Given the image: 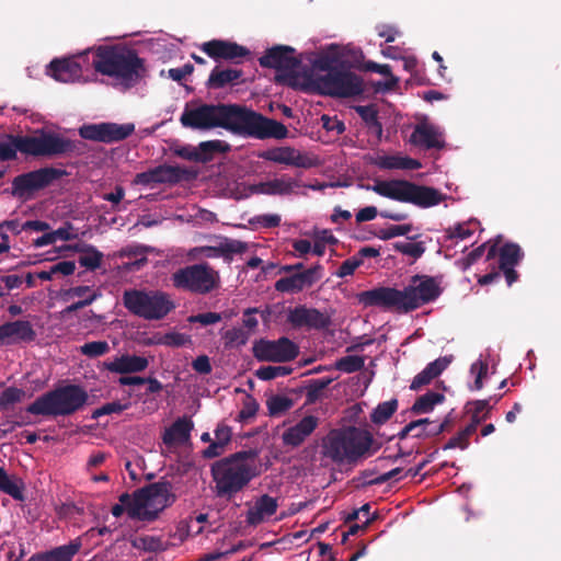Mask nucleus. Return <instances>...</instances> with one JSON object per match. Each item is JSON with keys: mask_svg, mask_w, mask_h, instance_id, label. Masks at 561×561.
<instances>
[{"mask_svg": "<svg viewBox=\"0 0 561 561\" xmlns=\"http://www.w3.org/2000/svg\"><path fill=\"white\" fill-rule=\"evenodd\" d=\"M336 59L330 55H320L313 61V67L321 71H327V73H331L332 71H336L339 68L334 67L333 64Z\"/></svg>", "mask_w": 561, "mask_h": 561, "instance_id": "obj_58", "label": "nucleus"}, {"mask_svg": "<svg viewBox=\"0 0 561 561\" xmlns=\"http://www.w3.org/2000/svg\"><path fill=\"white\" fill-rule=\"evenodd\" d=\"M364 365H365V359L363 356L347 355V356L339 358L335 362L334 366H335V369H337L340 371H343L346 374H352V373L360 370L364 367Z\"/></svg>", "mask_w": 561, "mask_h": 561, "instance_id": "obj_44", "label": "nucleus"}, {"mask_svg": "<svg viewBox=\"0 0 561 561\" xmlns=\"http://www.w3.org/2000/svg\"><path fill=\"white\" fill-rule=\"evenodd\" d=\"M410 141L425 149H440L444 147V141L439 139V134L435 127L424 123L415 126Z\"/></svg>", "mask_w": 561, "mask_h": 561, "instance_id": "obj_28", "label": "nucleus"}, {"mask_svg": "<svg viewBox=\"0 0 561 561\" xmlns=\"http://www.w3.org/2000/svg\"><path fill=\"white\" fill-rule=\"evenodd\" d=\"M221 314L217 312H204L188 317L190 323H201L202 325H210L221 321Z\"/></svg>", "mask_w": 561, "mask_h": 561, "instance_id": "obj_57", "label": "nucleus"}, {"mask_svg": "<svg viewBox=\"0 0 561 561\" xmlns=\"http://www.w3.org/2000/svg\"><path fill=\"white\" fill-rule=\"evenodd\" d=\"M470 371H471V374L476 375L474 383L471 389L472 390H481L483 387L482 380L488 374V364L482 360H478L471 365Z\"/></svg>", "mask_w": 561, "mask_h": 561, "instance_id": "obj_55", "label": "nucleus"}, {"mask_svg": "<svg viewBox=\"0 0 561 561\" xmlns=\"http://www.w3.org/2000/svg\"><path fill=\"white\" fill-rule=\"evenodd\" d=\"M66 175V171L53 167H45L15 176L12 181L11 194L19 198H26L34 192L41 191Z\"/></svg>", "mask_w": 561, "mask_h": 561, "instance_id": "obj_13", "label": "nucleus"}, {"mask_svg": "<svg viewBox=\"0 0 561 561\" xmlns=\"http://www.w3.org/2000/svg\"><path fill=\"white\" fill-rule=\"evenodd\" d=\"M226 346L245 345L249 340V333L241 328H232L222 334Z\"/></svg>", "mask_w": 561, "mask_h": 561, "instance_id": "obj_47", "label": "nucleus"}, {"mask_svg": "<svg viewBox=\"0 0 561 561\" xmlns=\"http://www.w3.org/2000/svg\"><path fill=\"white\" fill-rule=\"evenodd\" d=\"M398 409V400L391 399L379 403L370 414V421L376 425L385 424Z\"/></svg>", "mask_w": 561, "mask_h": 561, "instance_id": "obj_39", "label": "nucleus"}, {"mask_svg": "<svg viewBox=\"0 0 561 561\" xmlns=\"http://www.w3.org/2000/svg\"><path fill=\"white\" fill-rule=\"evenodd\" d=\"M25 396L23 389L16 387H8L0 393V411L10 410L15 403L22 401Z\"/></svg>", "mask_w": 561, "mask_h": 561, "instance_id": "obj_43", "label": "nucleus"}, {"mask_svg": "<svg viewBox=\"0 0 561 561\" xmlns=\"http://www.w3.org/2000/svg\"><path fill=\"white\" fill-rule=\"evenodd\" d=\"M122 300L131 314L148 321L162 320L175 308L171 296L162 290L126 289Z\"/></svg>", "mask_w": 561, "mask_h": 561, "instance_id": "obj_10", "label": "nucleus"}, {"mask_svg": "<svg viewBox=\"0 0 561 561\" xmlns=\"http://www.w3.org/2000/svg\"><path fill=\"white\" fill-rule=\"evenodd\" d=\"M201 50L209 58L218 60H227L233 64H240L243 59L251 55V51L236 42L225 39H211L199 46Z\"/></svg>", "mask_w": 561, "mask_h": 561, "instance_id": "obj_17", "label": "nucleus"}, {"mask_svg": "<svg viewBox=\"0 0 561 561\" xmlns=\"http://www.w3.org/2000/svg\"><path fill=\"white\" fill-rule=\"evenodd\" d=\"M412 230V225H398L390 226L387 229L380 230L376 236L381 240H389L399 236H407Z\"/></svg>", "mask_w": 561, "mask_h": 561, "instance_id": "obj_52", "label": "nucleus"}, {"mask_svg": "<svg viewBox=\"0 0 561 561\" xmlns=\"http://www.w3.org/2000/svg\"><path fill=\"white\" fill-rule=\"evenodd\" d=\"M432 425V422L430 419H419V420H415V421H411L410 423H408L398 434V438L399 439H404L407 438L411 433L412 435L415 433L416 428H419L421 425Z\"/></svg>", "mask_w": 561, "mask_h": 561, "instance_id": "obj_60", "label": "nucleus"}, {"mask_svg": "<svg viewBox=\"0 0 561 561\" xmlns=\"http://www.w3.org/2000/svg\"><path fill=\"white\" fill-rule=\"evenodd\" d=\"M148 365L149 360L146 357L128 354L103 363V366L106 370L121 375L144 371L147 369Z\"/></svg>", "mask_w": 561, "mask_h": 561, "instance_id": "obj_25", "label": "nucleus"}, {"mask_svg": "<svg viewBox=\"0 0 561 561\" xmlns=\"http://www.w3.org/2000/svg\"><path fill=\"white\" fill-rule=\"evenodd\" d=\"M255 454L252 450L237 451L215 461L210 466V476L216 497L231 501L242 492L256 477L255 467L248 462Z\"/></svg>", "mask_w": 561, "mask_h": 561, "instance_id": "obj_3", "label": "nucleus"}, {"mask_svg": "<svg viewBox=\"0 0 561 561\" xmlns=\"http://www.w3.org/2000/svg\"><path fill=\"white\" fill-rule=\"evenodd\" d=\"M314 83L322 94L335 98H353L364 92L362 79L356 73L340 68L318 76Z\"/></svg>", "mask_w": 561, "mask_h": 561, "instance_id": "obj_12", "label": "nucleus"}, {"mask_svg": "<svg viewBox=\"0 0 561 561\" xmlns=\"http://www.w3.org/2000/svg\"><path fill=\"white\" fill-rule=\"evenodd\" d=\"M263 68H272L285 73L276 75L275 81L278 83L287 82L294 79V72L299 68L301 60L295 56V48L290 46L277 45L265 51L259 58Z\"/></svg>", "mask_w": 561, "mask_h": 561, "instance_id": "obj_14", "label": "nucleus"}, {"mask_svg": "<svg viewBox=\"0 0 561 561\" xmlns=\"http://www.w3.org/2000/svg\"><path fill=\"white\" fill-rule=\"evenodd\" d=\"M92 65L96 72L115 78L126 89L145 77V61L136 50L119 46H100Z\"/></svg>", "mask_w": 561, "mask_h": 561, "instance_id": "obj_5", "label": "nucleus"}, {"mask_svg": "<svg viewBox=\"0 0 561 561\" xmlns=\"http://www.w3.org/2000/svg\"><path fill=\"white\" fill-rule=\"evenodd\" d=\"M369 188L382 197L420 208L436 206L445 199V195L435 187L402 179L376 180Z\"/></svg>", "mask_w": 561, "mask_h": 561, "instance_id": "obj_9", "label": "nucleus"}, {"mask_svg": "<svg viewBox=\"0 0 561 561\" xmlns=\"http://www.w3.org/2000/svg\"><path fill=\"white\" fill-rule=\"evenodd\" d=\"M366 69L369 71L378 72L380 75H383L386 77H389V79L386 82H378L377 83V90H391L397 85L398 78L393 77L391 73V67L389 65H380L376 64L374 61H368L366 64Z\"/></svg>", "mask_w": 561, "mask_h": 561, "instance_id": "obj_42", "label": "nucleus"}, {"mask_svg": "<svg viewBox=\"0 0 561 561\" xmlns=\"http://www.w3.org/2000/svg\"><path fill=\"white\" fill-rule=\"evenodd\" d=\"M356 113L365 122L367 127L376 133L378 137L382 135V125L378 119V111L375 105H359L355 107Z\"/></svg>", "mask_w": 561, "mask_h": 561, "instance_id": "obj_36", "label": "nucleus"}, {"mask_svg": "<svg viewBox=\"0 0 561 561\" xmlns=\"http://www.w3.org/2000/svg\"><path fill=\"white\" fill-rule=\"evenodd\" d=\"M135 131V125L131 123H99L84 124L79 128L81 138L98 142L113 144L125 140Z\"/></svg>", "mask_w": 561, "mask_h": 561, "instance_id": "obj_16", "label": "nucleus"}, {"mask_svg": "<svg viewBox=\"0 0 561 561\" xmlns=\"http://www.w3.org/2000/svg\"><path fill=\"white\" fill-rule=\"evenodd\" d=\"M373 444L374 436L366 430L352 425L333 428L322 438L321 455L335 465H352L373 455Z\"/></svg>", "mask_w": 561, "mask_h": 561, "instance_id": "obj_4", "label": "nucleus"}, {"mask_svg": "<svg viewBox=\"0 0 561 561\" xmlns=\"http://www.w3.org/2000/svg\"><path fill=\"white\" fill-rule=\"evenodd\" d=\"M173 286L197 295H207L220 285L219 273L208 263L179 268L172 274Z\"/></svg>", "mask_w": 561, "mask_h": 561, "instance_id": "obj_11", "label": "nucleus"}, {"mask_svg": "<svg viewBox=\"0 0 561 561\" xmlns=\"http://www.w3.org/2000/svg\"><path fill=\"white\" fill-rule=\"evenodd\" d=\"M36 336V331L27 320L9 321L0 325V345L32 343Z\"/></svg>", "mask_w": 561, "mask_h": 561, "instance_id": "obj_21", "label": "nucleus"}, {"mask_svg": "<svg viewBox=\"0 0 561 561\" xmlns=\"http://www.w3.org/2000/svg\"><path fill=\"white\" fill-rule=\"evenodd\" d=\"M134 546L149 552H157L163 549L162 540L153 536H142L134 542Z\"/></svg>", "mask_w": 561, "mask_h": 561, "instance_id": "obj_50", "label": "nucleus"}, {"mask_svg": "<svg viewBox=\"0 0 561 561\" xmlns=\"http://www.w3.org/2000/svg\"><path fill=\"white\" fill-rule=\"evenodd\" d=\"M396 251L409 255L413 259H420L425 252L423 242H396L393 244Z\"/></svg>", "mask_w": 561, "mask_h": 561, "instance_id": "obj_48", "label": "nucleus"}, {"mask_svg": "<svg viewBox=\"0 0 561 561\" xmlns=\"http://www.w3.org/2000/svg\"><path fill=\"white\" fill-rule=\"evenodd\" d=\"M8 141L0 140V161L16 159V152L34 157H54L77 150V142L54 133L41 131L35 136L7 135Z\"/></svg>", "mask_w": 561, "mask_h": 561, "instance_id": "obj_7", "label": "nucleus"}, {"mask_svg": "<svg viewBox=\"0 0 561 561\" xmlns=\"http://www.w3.org/2000/svg\"><path fill=\"white\" fill-rule=\"evenodd\" d=\"M198 149L191 156H185L183 151H179V156L188 160L206 162L213 158L214 153L228 151L230 146L221 140H209L201 142Z\"/></svg>", "mask_w": 561, "mask_h": 561, "instance_id": "obj_31", "label": "nucleus"}, {"mask_svg": "<svg viewBox=\"0 0 561 561\" xmlns=\"http://www.w3.org/2000/svg\"><path fill=\"white\" fill-rule=\"evenodd\" d=\"M469 446V439L466 436H462V433L459 431L455 436L448 439V442L443 446L444 450L448 449H466Z\"/></svg>", "mask_w": 561, "mask_h": 561, "instance_id": "obj_62", "label": "nucleus"}, {"mask_svg": "<svg viewBox=\"0 0 561 561\" xmlns=\"http://www.w3.org/2000/svg\"><path fill=\"white\" fill-rule=\"evenodd\" d=\"M110 351V345L106 341L88 342L80 346V353L90 358L102 356Z\"/></svg>", "mask_w": 561, "mask_h": 561, "instance_id": "obj_46", "label": "nucleus"}, {"mask_svg": "<svg viewBox=\"0 0 561 561\" xmlns=\"http://www.w3.org/2000/svg\"><path fill=\"white\" fill-rule=\"evenodd\" d=\"M87 391L78 385H66L47 391L26 407V412L43 416H68L81 410L88 401Z\"/></svg>", "mask_w": 561, "mask_h": 561, "instance_id": "obj_8", "label": "nucleus"}, {"mask_svg": "<svg viewBox=\"0 0 561 561\" xmlns=\"http://www.w3.org/2000/svg\"><path fill=\"white\" fill-rule=\"evenodd\" d=\"M278 503L275 497L264 494L260 496L254 506L247 512V523L256 526L261 524L265 517L274 515L277 511Z\"/></svg>", "mask_w": 561, "mask_h": 561, "instance_id": "obj_27", "label": "nucleus"}, {"mask_svg": "<svg viewBox=\"0 0 561 561\" xmlns=\"http://www.w3.org/2000/svg\"><path fill=\"white\" fill-rule=\"evenodd\" d=\"M259 411L257 401L250 394H248L243 400L242 409L240 410L237 420L239 422H245L249 419H252L256 415Z\"/></svg>", "mask_w": 561, "mask_h": 561, "instance_id": "obj_49", "label": "nucleus"}, {"mask_svg": "<svg viewBox=\"0 0 561 561\" xmlns=\"http://www.w3.org/2000/svg\"><path fill=\"white\" fill-rule=\"evenodd\" d=\"M442 294L437 280L428 275H414L403 289L379 286L357 294L365 308H379L385 311L409 313L435 301Z\"/></svg>", "mask_w": 561, "mask_h": 561, "instance_id": "obj_2", "label": "nucleus"}, {"mask_svg": "<svg viewBox=\"0 0 561 561\" xmlns=\"http://www.w3.org/2000/svg\"><path fill=\"white\" fill-rule=\"evenodd\" d=\"M72 224L69 221L65 222L64 226L53 231L55 240L70 241L76 239L78 236L76 233H72Z\"/></svg>", "mask_w": 561, "mask_h": 561, "instance_id": "obj_63", "label": "nucleus"}, {"mask_svg": "<svg viewBox=\"0 0 561 561\" xmlns=\"http://www.w3.org/2000/svg\"><path fill=\"white\" fill-rule=\"evenodd\" d=\"M72 249L82 253L78 259V263L81 266L90 271H95L101 267L104 255L94 245L87 243L76 244L72 247Z\"/></svg>", "mask_w": 561, "mask_h": 561, "instance_id": "obj_32", "label": "nucleus"}, {"mask_svg": "<svg viewBox=\"0 0 561 561\" xmlns=\"http://www.w3.org/2000/svg\"><path fill=\"white\" fill-rule=\"evenodd\" d=\"M118 500L130 519L153 522L176 501V496L172 493L171 482L163 480L137 489L133 494L125 492Z\"/></svg>", "mask_w": 561, "mask_h": 561, "instance_id": "obj_6", "label": "nucleus"}, {"mask_svg": "<svg viewBox=\"0 0 561 561\" xmlns=\"http://www.w3.org/2000/svg\"><path fill=\"white\" fill-rule=\"evenodd\" d=\"M320 420L318 416L312 414L304 416L282 433L283 445L289 448H298L318 428Z\"/></svg>", "mask_w": 561, "mask_h": 561, "instance_id": "obj_22", "label": "nucleus"}, {"mask_svg": "<svg viewBox=\"0 0 561 561\" xmlns=\"http://www.w3.org/2000/svg\"><path fill=\"white\" fill-rule=\"evenodd\" d=\"M180 122L191 129L220 127L234 135L256 139H284L288 135L284 124L239 104H201L195 107L186 104Z\"/></svg>", "mask_w": 561, "mask_h": 561, "instance_id": "obj_1", "label": "nucleus"}, {"mask_svg": "<svg viewBox=\"0 0 561 561\" xmlns=\"http://www.w3.org/2000/svg\"><path fill=\"white\" fill-rule=\"evenodd\" d=\"M362 264L363 261L360 260V257L353 255L352 257L342 262L335 275L341 278L351 276L354 274L356 268H358Z\"/></svg>", "mask_w": 561, "mask_h": 561, "instance_id": "obj_54", "label": "nucleus"}, {"mask_svg": "<svg viewBox=\"0 0 561 561\" xmlns=\"http://www.w3.org/2000/svg\"><path fill=\"white\" fill-rule=\"evenodd\" d=\"M449 426H450V420L448 417H446L442 423L432 426L430 430H422L417 433H414L413 437L428 438V437L438 436L442 433H444L445 431H447L449 428Z\"/></svg>", "mask_w": 561, "mask_h": 561, "instance_id": "obj_56", "label": "nucleus"}, {"mask_svg": "<svg viewBox=\"0 0 561 561\" xmlns=\"http://www.w3.org/2000/svg\"><path fill=\"white\" fill-rule=\"evenodd\" d=\"M293 368L287 366H262L255 371V376L261 380H272L277 377L290 375Z\"/></svg>", "mask_w": 561, "mask_h": 561, "instance_id": "obj_45", "label": "nucleus"}, {"mask_svg": "<svg viewBox=\"0 0 561 561\" xmlns=\"http://www.w3.org/2000/svg\"><path fill=\"white\" fill-rule=\"evenodd\" d=\"M242 75V70L239 69H219L216 67L208 77L207 87L209 89H222L227 84L238 81Z\"/></svg>", "mask_w": 561, "mask_h": 561, "instance_id": "obj_33", "label": "nucleus"}, {"mask_svg": "<svg viewBox=\"0 0 561 561\" xmlns=\"http://www.w3.org/2000/svg\"><path fill=\"white\" fill-rule=\"evenodd\" d=\"M445 400L444 394L439 392L428 391L419 397L413 403L411 411L414 414H423L431 412L434 407Z\"/></svg>", "mask_w": 561, "mask_h": 561, "instance_id": "obj_35", "label": "nucleus"}, {"mask_svg": "<svg viewBox=\"0 0 561 561\" xmlns=\"http://www.w3.org/2000/svg\"><path fill=\"white\" fill-rule=\"evenodd\" d=\"M128 408V404H123L118 401H113L103 404L92 412V419H99L103 415L119 414Z\"/></svg>", "mask_w": 561, "mask_h": 561, "instance_id": "obj_51", "label": "nucleus"}, {"mask_svg": "<svg viewBox=\"0 0 561 561\" xmlns=\"http://www.w3.org/2000/svg\"><path fill=\"white\" fill-rule=\"evenodd\" d=\"M194 423L187 416L179 417L167 428L162 435V442L167 446L183 445L191 438Z\"/></svg>", "mask_w": 561, "mask_h": 561, "instance_id": "obj_26", "label": "nucleus"}, {"mask_svg": "<svg viewBox=\"0 0 561 561\" xmlns=\"http://www.w3.org/2000/svg\"><path fill=\"white\" fill-rule=\"evenodd\" d=\"M298 354V345L286 336L276 341L262 339L253 345V355L260 362L286 363L294 360Z\"/></svg>", "mask_w": 561, "mask_h": 561, "instance_id": "obj_15", "label": "nucleus"}, {"mask_svg": "<svg viewBox=\"0 0 561 561\" xmlns=\"http://www.w3.org/2000/svg\"><path fill=\"white\" fill-rule=\"evenodd\" d=\"M373 164L382 170H417L422 167L419 160L399 154L377 156Z\"/></svg>", "mask_w": 561, "mask_h": 561, "instance_id": "obj_29", "label": "nucleus"}, {"mask_svg": "<svg viewBox=\"0 0 561 561\" xmlns=\"http://www.w3.org/2000/svg\"><path fill=\"white\" fill-rule=\"evenodd\" d=\"M186 171L180 167L167 164L158 165L148 171L137 173L133 180L136 185H152L162 183H178L184 178Z\"/></svg>", "mask_w": 561, "mask_h": 561, "instance_id": "obj_20", "label": "nucleus"}, {"mask_svg": "<svg viewBox=\"0 0 561 561\" xmlns=\"http://www.w3.org/2000/svg\"><path fill=\"white\" fill-rule=\"evenodd\" d=\"M333 381L332 378L312 379L305 387L306 404H313L321 396V392Z\"/></svg>", "mask_w": 561, "mask_h": 561, "instance_id": "obj_41", "label": "nucleus"}, {"mask_svg": "<svg viewBox=\"0 0 561 561\" xmlns=\"http://www.w3.org/2000/svg\"><path fill=\"white\" fill-rule=\"evenodd\" d=\"M100 296V294H98L96 291H93L92 294L89 295V297L84 298V299H81L77 302H73L72 305L70 306H67L62 311H61V314L64 317H66L67 314H70L72 312H76L78 311L79 309H82L87 306H90L94 300L98 299V297Z\"/></svg>", "mask_w": 561, "mask_h": 561, "instance_id": "obj_59", "label": "nucleus"}, {"mask_svg": "<svg viewBox=\"0 0 561 561\" xmlns=\"http://www.w3.org/2000/svg\"><path fill=\"white\" fill-rule=\"evenodd\" d=\"M194 71V66L192 64H185L180 68H171L168 70L169 78L173 81L181 82L186 76L191 75Z\"/></svg>", "mask_w": 561, "mask_h": 561, "instance_id": "obj_64", "label": "nucleus"}, {"mask_svg": "<svg viewBox=\"0 0 561 561\" xmlns=\"http://www.w3.org/2000/svg\"><path fill=\"white\" fill-rule=\"evenodd\" d=\"M222 257L227 261L232 260V254L242 253L247 250V244L242 241L238 240H227L224 243H220Z\"/></svg>", "mask_w": 561, "mask_h": 561, "instance_id": "obj_53", "label": "nucleus"}, {"mask_svg": "<svg viewBox=\"0 0 561 561\" xmlns=\"http://www.w3.org/2000/svg\"><path fill=\"white\" fill-rule=\"evenodd\" d=\"M259 157L266 161L297 168H307L310 165L306 156L301 154L295 148L288 146L267 149L261 152Z\"/></svg>", "mask_w": 561, "mask_h": 561, "instance_id": "obj_24", "label": "nucleus"}, {"mask_svg": "<svg viewBox=\"0 0 561 561\" xmlns=\"http://www.w3.org/2000/svg\"><path fill=\"white\" fill-rule=\"evenodd\" d=\"M24 485L21 480H12L7 471L0 467V491L12 496L14 500L23 501Z\"/></svg>", "mask_w": 561, "mask_h": 561, "instance_id": "obj_37", "label": "nucleus"}, {"mask_svg": "<svg viewBox=\"0 0 561 561\" xmlns=\"http://www.w3.org/2000/svg\"><path fill=\"white\" fill-rule=\"evenodd\" d=\"M265 194L266 195H286L290 194L295 186H297V182L293 179H274L265 182Z\"/></svg>", "mask_w": 561, "mask_h": 561, "instance_id": "obj_40", "label": "nucleus"}, {"mask_svg": "<svg viewBox=\"0 0 561 561\" xmlns=\"http://www.w3.org/2000/svg\"><path fill=\"white\" fill-rule=\"evenodd\" d=\"M193 369L202 375H208L211 373V364L207 355H199L192 362Z\"/></svg>", "mask_w": 561, "mask_h": 561, "instance_id": "obj_61", "label": "nucleus"}, {"mask_svg": "<svg viewBox=\"0 0 561 561\" xmlns=\"http://www.w3.org/2000/svg\"><path fill=\"white\" fill-rule=\"evenodd\" d=\"M294 404V399L283 394H272L266 400L270 416H279L290 410Z\"/></svg>", "mask_w": 561, "mask_h": 561, "instance_id": "obj_38", "label": "nucleus"}, {"mask_svg": "<svg viewBox=\"0 0 561 561\" xmlns=\"http://www.w3.org/2000/svg\"><path fill=\"white\" fill-rule=\"evenodd\" d=\"M81 543L71 541L49 551L34 553L27 561H71L80 550Z\"/></svg>", "mask_w": 561, "mask_h": 561, "instance_id": "obj_30", "label": "nucleus"}, {"mask_svg": "<svg viewBox=\"0 0 561 561\" xmlns=\"http://www.w3.org/2000/svg\"><path fill=\"white\" fill-rule=\"evenodd\" d=\"M523 259V251L517 243L507 242L499 251V267L515 266Z\"/></svg>", "mask_w": 561, "mask_h": 561, "instance_id": "obj_34", "label": "nucleus"}, {"mask_svg": "<svg viewBox=\"0 0 561 561\" xmlns=\"http://www.w3.org/2000/svg\"><path fill=\"white\" fill-rule=\"evenodd\" d=\"M287 321L294 328L306 327L314 330H324L331 325V317L328 313L306 306H297L289 310Z\"/></svg>", "mask_w": 561, "mask_h": 561, "instance_id": "obj_19", "label": "nucleus"}, {"mask_svg": "<svg viewBox=\"0 0 561 561\" xmlns=\"http://www.w3.org/2000/svg\"><path fill=\"white\" fill-rule=\"evenodd\" d=\"M47 75L56 81L70 83L82 77V68L75 57L55 58L47 66Z\"/></svg>", "mask_w": 561, "mask_h": 561, "instance_id": "obj_23", "label": "nucleus"}, {"mask_svg": "<svg viewBox=\"0 0 561 561\" xmlns=\"http://www.w3.org/2000/svg\"><path fill=\"white\" fill-rule=\"evenodd\" d=\"M322 270L320 264H316L302 272L280 277L274 288L278 293L298 294L312 287L322 277Z\"/></svg>", "mask_w": 561, "mask_h": 561, "instance_id": "obj_18", "label": "nucleus"}]
</instances>
